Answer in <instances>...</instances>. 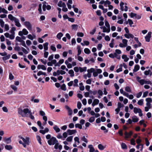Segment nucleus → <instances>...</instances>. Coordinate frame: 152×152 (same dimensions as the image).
<instances>
[{
    "label": "nucleus",
    "mask_w": 152,
    "mask_h": 152,
    "mask_svg": "<svg viewBox=\"0 0 152 152\" xmlns=\"http://www.w3.org/2000/svg\"><path fill=\"white\" fill-rule=\"evenodd\" d=\"M37 125L40 127L41 129H43L44 127L42 126V124L41 122L40 121H38L37 122Z\"/></svg>",
    "instance_id": "nucleus-50"
},
{
    "label": "nucleus",
    "mask_w": 152,
    "mask_h": 152,
    "mask_svg": "<svg viewBox=\"0 0 152 152\" xmlns=\"http://www.w3.org/2000/svg\"><path fill=\"white\" fill-rule=\"evenodd\" d=\"M49 131V129L48 128H46L44 130H39V132L42 134H44L45 133L48 132Z\"/></svg>",
    "instance_id": "nucleus-16"
},
{
    "label": "nucleus",
    "mask_w": 152,
    "mask_h": 152,
    "mask_svg": "<svg viewBox=\"0 0 152 152\" xmlns=\"http://www.w3.org/2000/svg\"><path fill=\"white\" fill-rule=\"evenodd\" d=\"M140 68V66L138 65H136L135 66L134 69H133V72H137L138 70Z\"/></svg>",
    "instance_id": "nucleus-22"
},
{
    "label": "nucleus",
    "mask_w": 152,
    "mask_h": 152,
    "mask_svg": "<svg viewBox=\"0 0 152 152\" xmlns=\"http://www.w3.org/2000/svg\"><path fill=\"white\" fill-rule=\"evenodd\" d=\"M42 9L43 11L45 12L46 10V9L48 10H50L51 9V6L48 5V3L45 1H44L42 2Z\"/></svg>",
    "instance_id": "nucleus-3"
},
{
    "label": "nucleus",
    "mask_w": 152,
    "mask_h": 152,
    "mask_svg": "<svg viewBox=\"0 0 152 152\" xmlns=\"http://www.w3.org/2000/svg\"><path fill=\"white\" fill-rule=\"evenodd\" d=\"M81 140L83 141L86 142V143H88V140L85 137V136H83V137H82Z\"/></svg>",
    "instance_id": "nucleus-54"
},
{
    "label": "nucleus",
    "mask_w": 152,
    "mask_h": 152,
    "mask_svg": "<svg viewBox=\"0 0 152 152\" xmlns=\"http://www.w3.org/2000/svg\"><path fill=\"white\" fill-rule=\"evenodd\" d=\"M8 18L11 21H14L16 26L18 27H20L21 25L19 23V20L16 17H14L12 14H9L8 15Z\"/></svg>",
    "instance_id": "nucleus-1"
},
{
    "label": "nucleus",
    "mask_w": 152,
    "mask_h": 152,
    "mask_svg": "<svg viewBox=\"0 0 152 152\" xmlns=\"http://www.w3.org/2000/svg\"><path fill=\"white\" fill-rule=\"evenodd\" d=\"M95 120V118L94 117H91L89 119V121L91 123L93 122Z\"/></svg>",
    "instance_id": "nucleus-52"
},
{
    "label": "nucleus",
    "mask_w": 152,
    "mask_h": 152,
    "mask_svg": "<svg viewBox=\"0 0 152 152\" xmlns=\"http://www.w3.org/2000/svg\"><path fill=\"white\" fill-rule=\"evenodd\" d=\"M36 138H37V141H38V142H39V143L40 145H42V142H41V137L37 135L36 137Z\"/></svg>",
    "instance_id": "nucleus-36"
},
{
    "label": "nucleus",
    "mask_w": 152,
    "mask_h": 152,
    "mask_svg": "<svg viewBox=\"0 0 152 152\" xmlns=\"http://www.w3.org/2000/svg\"><path fill=\"white\" fill-rule=\"evenodd\" d=\"M151 70H150L145 71L144 72V74L146 75H148L149 74Z\"/></svg>",
    "instance_id": "nucleus-64"
},
{
    "label": "nucleus",
    "mask_w": 152,
    "mask_h": 152,
    "mask_svg": "<svg viewBox=\"0 0 152 152\" xmlns=\"http://www.w3.org/2000/svg\"><path fill=\"white\" fill-rule=\"evenodd\" d=\"M65 107L66 109L67 110L69 115H72V111L71 109L67 105H66Z\"/></svg>",
    "instance_id": "nucleus-11"
},
{
    "label": "nucleus",
    "mask_w": 152,
    "mask_h": 152,
    "mask_svg": "<svg viewBox=\"0 0 152 152\" xmlns=\"http://www.w3.org/2000/svg\"><path fill=\"white\" fill-rule=\"evenodd\" d=\"M11 88H12L14 91H16L17 90V87L14 85H12L10 86Z\"/></svg>",
    "instance_id": "nucleus-53"
},
{
    "label": "nucleus",
    "mask_w": 152,
    "mask_h": 152,
    "mask_svg": "<svg viewBox=\"0 0 152 152\" xmlns=\"http://www.w3.org/2000/svg\"><path fill=\"white\" fill-rule=\"evenodd\" d=\"M124 3L122 2H121L120 3V6L121 7V10L122 11H123L124 10Z\"/></svg>",
    "instance_id": "nucleus-38"
},
{
    "label": "nucleus",
    "mask_w": 152,
    "mask_h": 152,
    "mask_svg": "<svg viewBox=\"0 0 152 152\" xmlns=\"http://www.w3.org/2000/svg\"><path fill=\"white\" fill-rule=\"evenodd\" d=\"M99 100L97 99H95L94 100L93 102H94L96 105L99 104Z\"/></svg>",
    "instance_id": "nucleus-63"
},
{
    "label": "nucleus",
    "mask_w": 152,
    "mask_h": 152,
    "mask_svg": "<svg viewBox=\"0 0 152 152\" xmlns=\"http://www.w3.org/2000/svg\"><path fill=\"white\" fill-rule=\"evenodd\" d=\"M124 36L127 39H129L130 38L133 39L134 37V35L128 33V34H125Z\"/></svg>",
    "instance_id": "nucleus-12"
},
{
    "label": "nucleus",
    "mask_w": 152,
    "mask_h": 152,
    "mask_svg": "<svg viewBox=\"0 0 152 152\" xmlns=\"http://www.w3.org/2000/svg\"><path fill=\"white\" fill-rule=\"evenodd\" d=\"M132 134H133V132L131 131H130L129 132V133H127V132H125L124 133V134L125 136V138H128L129 136H130L132 135Z\"/></svg>",
    "instance_id": "nucleus-13"
},
{
    "label": "nucleus",
    "mask_w": 152,
    "mask_h": 152,
    "mask_svg": "<svg viewBox=\"0 0 152 152\" xmlns=\"http://www.w3.org/2000/svg\"><path fill=\"white\" fill-rule=\"evenodd\" d=\"M132 121L134 122H137L139 120V119L136 116H134L132 117Z\"/></svg>",
    "instance_id": "nucleus-21"
},
{
    "label": "nucleus",
    "mask_w": 152,
    "mask_h": 152,
    "mask_svg": "<svg viewBox=\"0 0 152 152\" xmlns=\"http://www.w3.org/2000/svg\"><path fill=\"white\" fill-rule=\"evenodd\" d=\"M152 32H149L145 37V40L146 42H149L150 41V39L151 37Z\"/></svg>",
    "instance_id": "nucleus-6"
},
{
    "label": "nucleus",
    "mask_w": 152,
    "mask_h": 152,
    "mask_svg": "<svg viewBox=\"0 0 152 152\" xmlns=\"http://www.w3.org/2000/svg\"><path fill=\"white\" fill-rule=\"evenodd\" d=\"M118 108H119L120 109V108L122 107H124V105L122 104L120 102H118Z\"/></svg>",
    "instance_id": "nucleus-56"
},
{
    "label": "nucleus",
    "mask_w": 152,
    "mask_h": 152,
    "mask_svg": "<svg viewBox=\"0 0 152 152\" xmlns=\"http://www.w3.org/2000/svg\"><path fill=\"white\" fill-rule=\"evenodd\" d=\"M22 50L23 52L26 54L28 53V52L23 47H22Z\"/></svg>",
    "instance_id": "nucleus-59"
},
{
    "label": "nucleus",
    "mask_w": 152,
    "mask_h": 152,
    "mask_svg": "<svg viewBox=\"0 0 152 152\" xmlns=\"http://www.w3.org/2000/svg\"><path fill=\"white\" fill-rule=\"evenodd\" d=\"M18 113L22 117H24L25 116V115L23 114V110L21 108H18Z\"/></svg>",
    "instance_id": "nucleus-14"
},
{
    "label": "nucleus",
    "mask_w": 152,
    "mask_h": 152,
    "mask_svg": "<svg viewBox=\"0 0 152 152\" xmlns=\"http://www.w3.org/2000/svg\"><path fill=\"white\" fill-rule=\"evenodd\" d=\"M69 74L70 75L71 77H73L74 76V72L72 69H71L69 71Z\"/></svg>",
    "instance_id": "nucleus-30"
},
{
    "label": "nucleus",
    "mask_w": 152,
    "mask_h": 152,
    "mask_svg": "<svg viewBox=\"0 0 152 152\" xmlns=\"http://www.w3.org/2000/svg\"><path fill=\"white\" fill-rule=\"evenodd\" d=\"M137 104L139 105H142L143 104V99H142L139 100Z\"/></svg>",
    "instance_id": "nucleus-39"
},
{
    "label": "nucleus",
    "mask_w": 152,
    "mask_h": 152,
    "mask_svg": "<svg viewBox=\"0 0 152 152\" xmlns=\"http://www.w3.org/2000/svg\"><path fill=\"white\" fill-rule=\"evenodd\" d=\"M29 138L28 137H26V138H24L22 140L24 142L23 143L24 144L23 145V146L24 148L26 147V145H29Z\"/></svg>",
    "instance_id": "nucleus-4"
},
{
    "label": "nucleus",
    "mask_w": 152,
    "mask_h": 152,
    "mask_svg": "<svg viewBox=\"0 0 152 152\" xmlns=\"http://www.w3.org/2000/svg\"><path fill=\"white\" fill-rule=\"evenodd\" d=\"M53 128L56 132H59L60 131V128L57 125H55L53 126Z\"/></svg>",
    "instance_id": "nucleus-20"
},
{
    "label": "nucleus",
    "mask_w": 152,
    "mask_h": 152,
    "mask_svg": "<svg viewBox=\"0 0 152 152\" xmlns=\"http://www.w3.org/2000/svg\"><path fill=\"white\" fill-rule=\"evenodd\" d=\"M5 148L6 149L8 150L12 149V147L11 145H7L5 146Z\"/></svg>",
    "instance_id": "nucleus-33"
},
{
    "label": "nucleus",
    "mask_w": 152,
    "mask_h": 152,
    "mask_svg": "<svg viewBox=\"0 0 152 152\" xmlns=\"http://www.w3.org/2000/svg\"><path fill=\"white\" fill-rule=\"evenodd\" d=\"M121 147L123 149H126L127 148L126 145L123 142L121 144Z\"/></svg>",
    "instance_id": "nucleus-40"
},
{
    "label": "nucleus",
    "mask_w": 152,
    "mask_h": 152,
    "mask_svg": "<svg viewBox=\"0 0 152 152\" xmlns=\"http://www.w3.org/2000/svg\"><path fill=\"white\" fill-rule=\"evenodd\" d=\"M91 73L90 72H88L87 75H84V77L85 79H86V77L87 76L88 78H90L91 77Z\"/></svg>",
    "instance_id": "nucleus-49"
},
{
    "label": "nucleus",
    "mask_w": 152,
    "mask_h": 152,
    "mask_svg": "<svg viewBox=\"0 0 152 152\" xmlns=\"http://www.w3.org/2000/svg\"><path fill=\"white\" fill-rule=\"evenodd\" d=\"M88 148L90 149V152H93L94 151V149L93 147V145H90L88 146Z\"/></svg>",
    "instance_id": "nucleus-28"
},
{
    "label": "nucleus",
    "mask_w": 152,
    "mask_h": 152,
    "mask_svg": "<svg viewBox=\"0 0 152 152\" xmlns=\"http://www.w3.org/2000/svg\"><path fill=\"white\" fill-rule=\"evenodd\" d=\"M79 71L81 72H85L87 70V67H84L83 68L80 67H79Z\"/></svg>",
    "instance_id": "nucleus-25"
},
{
    "label": "nucleus",
    "mask_w": 152,
    "mask_h": 152,
    "mask_svg": "<svg viewBox=\"0 0 152 152\" xmlns=\"http://www.w3.org/2000/svg\"><path fill=\"white\" fill-rule=\"evenodd\" d=\"M15 39L16 40L20 42L22 40V38L18 36H17V37H16L15 38Z\"/></svg>",
    "instance_id": "nucleus-58"
},
{
    "label": "nucleus",
    "mask_w": 152,
    "mask_h": 152,
    "mask_svg": "<svg viewBox=\"0 0 152 152\" xmlns=\"http://www.w3.org/2000/svg\"><path fill=\"white\" fill-rule=\"evenodd\" d=\"M24 25L29 30L32 29L31 25L29 21H25L24 22Z\"/></svg>",
    "instance_id": "nucleus-5"
},
{
    "label": "nucleus",
    "mask_w": 152,
    "mask_h": 152,
    "mask_svg": "<svg viewBox=\"0 0 152 152\" xmlns=\"http://www.w3.org/2000/svg\"><path fill=\"white\" fill-rule=\"evenodd\" d=\"M71 26L72 29L76 31L78 28V26L77 24H73Z\"/></svg>",
    "instance_id": "nucleus-27"
},
{
    "label": "nucleus",
    "mask_w": 152,
    "mask_h": 152,
    "mask_svg": "<svg viewBox=\"0 0 152 152\" xmlns=\"http://www.w3.org/2000/svg\"><path fill=\"white\" fill-rule=\"evenodd\" d=\"M110 31V28H107L105 27L104 26V29L103 30V32L109 33Z\"/></svg>",
    "instance_id": "nucleus-17"
},
{
    "label": "nucleus",
    "mask_w": 152,
    "mask_h": 152,
    "mask_svg": "<svg viewBox=\"0 0 152 152\" xmlns=\"http://www.w3.org/2000/svg\"><path fill=\"white\" fill-rule=\"evenodd\" d=\"M23 114L25 115V116H26V114L28 113L29 114L31 112V111L28 108H27L24 109L23 110Z\"/></svg>",
    "instance_id": "nucleus-15"
},
{
    "label": "nucleus",
    "mask_w": 152,
    "mask_h": 152,
    "mask_svg": "<svg viewBox=\"0 0 152 152\" xmlns=\"http://www.w3.org/2000/svg\"><path fill=\"white\" fill-rule=\"evenodd\" d=\"M84 52L87 54H89L91 53L90 50L88 48H86L84 49Z\"/></svg>",
    "instance_id": "nucleus-37"
},
{
    "label": "nucleus",
    "mask_w": 152,
    "mask_h": 152,
    "mask_svg": "<svg viewBox=\"0 0 152 152\" xmlns=\"http://www.w3.org/2000/svg\"><path fill=\"white\" fill-rule=\"evenodd\" d=\"M128 40L126 39H124L122 40V42L123 44L126 46H127Z\"/></svg>",
    "instance_id": "nucleus-55"
},
{
    "label": "nucleus",
    "mask_w": 152,
    "mask_h": 152,
    "mask_svg": "<svg viewBox=\"0 0 152 152\" xmlns=\"http://www.w3.org/2000/svg\"><path fill=\"white\" fill-rule=\"evenodd\" d=\"M42 4H39L38 6V10L39 12V13L40 14H42Z\"/></svg>",
    "instance_id": "nucleus-24"
},
{
    "label": "nucleus",
    "mask_w": 152,
    "mask_h": 152,
    "mask_svg": "<svg viewBox=\"0 0 152 152\" xmlns=\"http://www.w3.org/2000/svg\"><path fill=\"white\" fill-rule=\"evenodd\" d=\"M110 4V1L107 0L104 1V5L105 7H107V5H109Z\"/></svg>",
    "instance_id": "nucleus-35"
},
{
    "label": "nucleus",
    "mask_w": 152,
    "mask_h": 152,
    "mask_svg": "<svg viewBox=\"0 0 152 152\" xmlns=\"http://www.w3.org/2000/svg\"><path fill=\"white\" fill-rule=\"evenodd\" d=\"M98 148L101 150H102L104 149L103 146L101 144H99L98 145Z\"/></svg>",
    "instance_id": "nucleus-61"
},
{
    "label": "nucleus",
    "mask_w": 152,
    "mask_h": 152,
    "mask_svg": "<svg viewBox=\"0 0 152 152\" xmlns=\"http://www.w3.org/2000/svg\"><path fill=\"white\" fill-rule=\"evenodd\" d=\"M88 72H90L92 73V72H94L95 71V69L94 68H91L90 69H88L87 70Z\"/></svg>",
    "instance_id": "nucleus-51"
},
{
    "label": "nucleus",
    "mask_w": 152,
    "mask_h": 152,
    "mask_svg": "<svg viewBox=\"0 0 152 152\" xmlns=\"http://www.w3.org/2000/svg\"><path fill=\"white\" fill-rule=\"evenodd\" d=\"M125 91L127 92H131V90L129 86H126L125 88Z\"/></svg>",
    "instance_id": "nucleus-47"
},
{
    "label": "nucleus",
    "mask_w": 152,
    "mask_h": 152,
    "mask_svg": "<svg viewBox=\"0 0 152 152\" xmlns=\"http://www.w3.org/2000/svg\"><path fill=\"white\" fill-rule=\"evenodd\" d=\"M74 84H73V86L74 87H77L78 86V85L77 84L78 82V80L77 79H75L74 80Z\"/></svg>",
    "instance_id": "nucleus-34"
},
{
    "label": "nucleus",
    "mask_w": 152,
    "mask_h": 152,
    "mask_svg": "<svg viewBox=\"0 0 152 152\" xmlns=\"http://www.w3.org/2000/svg\"><path fill=\"white\" fill-rule=\"evenodd\" d=\"M77 35L78 37H82L84 36V34L82 32H78L77 34Z\"/></svg>",
    "instance_id": "nucleus-62"
},
{
    "label": "nucleus",
    "mask_w": 152,
    "mask_h": 152,
    "mask_svg": "<svg viewBox=\"0 0 152 152\" xmlns=\"http://www.w3.org/2000/svg\"><path fill=\"white\" fill-rule=\"evenodd\" d=\"M145 101L146 102V105L147 106H150V105H151V103L152 102V99L151 98H147L146 99Z\"/></svg>",
    "instance_id": "nucleus-9"
},
{
    "label": "nucleus",
    "mask_w": 152,
    "mask_h": 152,
    "mask_svg": "<svg viewBox=\"0 0 152 152\" xmlns=\"http://www.w3.org/2000/svg\"><path fill=\"white\" fill-rule=\"evenodd\" d=\"M61 88L62 90L64 91H65L66 90V86L65 84H62V85L61 86Z\"/></svg>",
    "instance_id": "nucleus-46"
},
{
    "label": "nucleus",
    "mask_w": 152,
    "mask_h": 152,
    "mask_svg": "<svg viewBox=\"0 0 152 152\" xmlns=\"http://www.w3.org/2000/svg\"><path fill=\"white\" fill-rule=\"evenodd\" d=\"M67 132L69 135H71L76 133L77 132V131L76 130L68 129Z\"/></svg>",
    "instance_id": "nucleus-10"
},
{
    "label": "nucleus",
    "mask_w": 152,
    "mask_h": 152,
    "mask_svg": "<svg viewBox=\"0 0 152 152\" xmlns=\"http://www.w3.org/2000/svg\"><path fill=\"white\" fill-rule=\"evenodd\" d=\"M22 31V32H23V34L25 35H27L28 33L27 30L25 28L23 29Z\"/></svg>",
    "instance_id": "nucleus-45"
},
{
    "label": "nucleus",
    "mask_w": 152,
    "mask_h": 152,
    "mask_svg": "<svg viewBox=\"0 0 152 152\" xmlns=\"http://www.w3.org/2000/svg\"><path fill=\"white\" fill-rule=\"evenodd\" d=\"M34 97L33 96L31 99V101H33L34 103H38L39 102V100L37 99H34Z\"/></svg>",
    "instance_id": "nucleus-31"
},
{
    "label": "nucleus",
    "mask_w": 152,
    "mask_h": 152,
    "mask_svg": "<svg viewBox=\"0 0 152 152\" xmlns=\"http://www.w3.org/2000/svg\"><path fill=\"white\" fill-rule=\"evenodd\" d=\"M63 35V34L62 33L60 32L57 35L56 37L58 39H60Z\"/></svg>",
    "instance_id": "nucleus-29"
},
{
    "label": "nucleus",
    "mask_w": 152,
    "mask_h": 152,
    "mask_svg": "<svg viewBox=\"0 0 152 152\" xmlns=\"http://www.w3.org/2000/svg\"><path fill=\"white\" fill-rule=\"evenodd\" d=\"M78 53L77 55L78 56H79L81 53V50L80 46H78L77 47Z\"/></svg>",
    "instance_id": "nucleus-43"
},
{
    "label": "nucleus",
    "mask_w": 152,
    "mask_h": 152,
    "mask_svg": "<svg viewBox=\"0 0 152 152\" xmlns=\"http://www.w3.org/2000/svg\"><path fill=\"white\" fill-rule=\"evenodd\" d=\"M101 129L103 130H105V131L104 132L105 133H107L108 132V130L107 129H106L105 127H104V126H102L101 127Z\"/></svg>",
    "instance_id": "nucleus-48"
},
{
    "label": "nucleus",
    "mask_w": 152,
    "mask_h": 152,
    "mask_svg": "<svg viewBox=\"0 0 152 152\" xmlns=\"http://www.w3.org/2000/svg\"><path fill=\"white\" fill-rule=\"evenodd\" d=\"M141 109L139 108H137L135 107L134 108V112L135 113H139V111H140Z\"/></svg>",
    "instance_id": "nucleus-26"
},
{
    "label": "nucleus",
    "mask_w": 152,
    "mask_h": 152,
    "mask_svg": "<svg viewBox=\"0 0 152 152\" xmlns=\"http://www.w3.org/2000/svg\"><path fill=\"white\" fill-rule=\"evenodd\" d=\"M48 42L45 43L43 44L44 48L45 51L47 50L48 49Z\"/></svg>",
    "instance_id": "nucleus-23"
},
{
    "label": "nucleus",
    "mask_w": 152,
    "mask_h": 152,
    "mask_svg": "<svg viewBox=\"0 0 152 152\" xmlns=\"http://www.w3.org/2000/svg\"><path fill=\"white\" fill-rule=\"evenodd\" d=\"M0 23L1 25V26L2 28L4 27V22L3 21V20L2 19H0Z\"/></svg>",
    "instance_id": "nucleus-42"
},
{
    "label": "nucleus",
    "mask_w": 152,
    "mask_h": 152,
    "mask_svg": "<svg viewBox=\"0 0 152 152\" xmlns=\"http://www.w3.org/2000/svg\"><path fill=\"white\" fill-rule=\"evenodd\" d=\"M81 106H82V104H81V103L79 102H77V107L79 109H80V108H81Z\"/></svg>",
    "instance_id": "nucleus-60"
},
{
    "label": "nucleus",
    "mask_w": 152,
    "mask_h": 152,
    "mask_svg": "<svg viewBox=\"0 0 152 152\" xmlns=\"http://www.w3.org/2000/svg\"><path fill=\"white\" fill-rule=\"evenodd\" d=\"M4 141L7 144L10 143L11 142V140L10 137L8 138H5L4 139Z\"/></svg>",
    "instance_id": "nucleus-18"
},
{
    "label": "nucleus",
    "mask_w": 152,
    "mask_h": 152,
    "mask_svg": "<svg viewBox=\"0 0 152 152\" xmlns=\"http://www.w3.org/2000/svg\"><path fill=\"white\" fill-rule=\"evenodd\" d=\"M10 56L11 55L10 54H8L7 56L6 55L5 56L3 57L2 58L3 60L5 61L9 59L10 57Z\"/></svg>",
    "instance_id": "nucleus-32"
},
{
    "label": "nucleus",
    "mask_w": 152,
    "mask_h": 152,
    "mask_svg": "<svg viewBox=\"0 0 152 152\" xmlns=\"http://www.w3.org/2000/svg\"><path fill=\"white\" fill-rule=\"evenodd\" d=\"M75 127L76 128H78L79 129H81L82 128V125L79 124H75Z\"/></svg>",
    "instance_id": "nucleus-41"
},
{
    "label": "nucleus",
    "mask_w": 152,
    "mask_h": 152,
    "mask_svg": "<svg viewBox=\"0 0 152 152\" xmlns=\"http://www.w3.org/2000/svg\"><path fill=\"white\" fill-rule=\"evenodd\" d=\"M122 58L124 59L125 62H127L129 60V58L127 57L126 55H123L122 56Z\"/></svg>",
    "instance_id": "nucleus-19"
},
{
    "label": "nucleus",
    "mask_w": 152,
    "mask_h": 152,
    "mask_svg": "<svg viewBox=\"0 0 152 152\" xmlns=\"http://www.w3.org/2000/svg\"><path fill=\"white\" fill-rule=\"evenodd\" d=\"M58 141L55 137H52L50 139L48 140L47 142L50 145H55Z\"/></svg>",
    "instance_id": "nucleus-2"
},
{
    "label": "nucleus",
    "mask_w": 152,
    "mask_h": 152,
    "mask_svg": "<svg viewBox=\"0 0 152 152\" xmlns=\"http://www.w3.org/2000/svg\"><path fill=\"white\" fill-rule=\"evenodd\" d=\"M55 145H54V148L55 149H58L60 150H61L62 149V145H59V143L58 141H57V142H56Z\"/></svg>",
    "instance_id": "nucleus-7"
},
{
    "label": "nucleus",
    "mask_w": 152,
    "mask_h": 152,
    "mask_svg": "<svg viewBox=\"0 0 152 152\" xmlns=\"http://www.w3.org/2000/svg\"><path fill=\"white\" fill-rule=\"evenodd\" d=\"M141 78L137 76L136 77V79L137 81L142 85H143L145 82V80L144 79H140Z\"/></svg>",
    "instance_id": "nucleus-8"
},
{
    "label": "nucleus",
    "mask_w": 152,
    "mask_h": 152,
    "mask_svg": "<svg viewBox=\"0 0 152 152\" xmlns=\"http://www.w3.org/2000/svg\"><path fill=\"white\" fill-rule=\"evenodd\" d=\"M73 138L72 136H70L68 137L66 139V140L67 142H71Z\"/></svg>",
    "instance_id": "nucleus-44"
},
{
    "label": "nucleus",
    "mask_w": 152,
    "mask_h": 152,
    "mask_svg": "<svg viewBox=\"0 0 152 152\" xmlns=\"http://www.w3.org/2000/svg\"><path fill=\"white\" fill-rule=\"evenodd\" d=\"M9 29V26L7 24H5L4 25V30L6 31H8Z\"/></svg>",
    "instance_id": "nucleus-57"
}]
</instances>
